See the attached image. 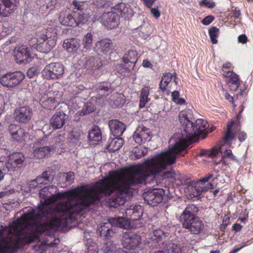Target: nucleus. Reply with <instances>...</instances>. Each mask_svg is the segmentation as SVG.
I'll return each mask as SVG.
<instances>
[{"mask_svg": "<svg viewBox=\"0 0 253 253\" xmlns=\"http://www.w3.org/2000/svg\"><path fill=\"white\" fill-rule=\"evenodd\" d=\"M79 190L73 192L65 203H59L51 208L50 204L61 199V195H52L47 186L41 189L39 192L41 206L38 211L24 214L18 223H14L9 228L0 225V241L6 238L12 244L19 245L32 242L36 233L66 226L71 214L80 213L74 211L80 205V198L76 195Z\"/></svg>", "mask_w": 253, "mask_h": 253, "instance_id": "nucleus-1", "label": "nucleus"}, {"mask_svg": "<svg viewBox=\"0 0 253 253\" xmlns=\"http://www.w3.org/2000/svg\"><path fill=\"white\" fill-rule=\"evenodd\" d=\"M148 159L143 164L129 168L126 171H110L108 176L96 182L95 186L90 189L82 188L76 194L79 197L80 205L74 211H83L96 201L102 195L109 196L115 193V196L108 199L109 206L117 208L123 205L125 199L122 194L127 193L130 186L143 182H147L148 177L154 178L161 171Z\"/></svg>", "mask_w": 253, "mask_h": 253, "instance_id": "nucleus-2", "label": "nucleus"}, {"mask_svg": "<svg viewBox=\"0 0 253 253\" xmlns=\"http://www.w3.org/2000/svg\"><path fill=\"white\" fill-rule=\"evenodd\" d=\"M181 125V132L175 133L169 140V149L148 159L161 172L168 166L175 163L178 154L184 156L181 152L188 146V142L197 136L195 124L190 119L185 111H181L179 114Z\"/></svg>", "mask_w": 253, "mask_h": 253, "instance_id": "nucleus-3", "label": "nucleus"}, {"mask_svg": "<svg viewBox=\"0 0 253 253\" xmlns=\"http://www.w3.org/2000/svg\"><path fill=\"white\" fill-rule=\"evenodd\" d=\"M198 211L195 205H189L180 216L183 227L194 234H199L204 227L202 221L196 215Z\"/></svg>", "mask_w": 253, "mask_h": 253, "instance_id": "nucleus-4", "label": "nucleus"}, {"mask_svg": "<svg viewBox=\"0 0 253 253\" xmlns=\"http://www.w3.org/2000/svg\"><path fill=\"white\" fill-rule=\"evenodd\" d=\"M108 222L104 223L97 229L100 236L105 239H109L113 236L115 232L112 227H120L124 229H128L130 227V221L123 217L110 218Z\"/></svg>", "mask_w": 253, "mask_h": 253, "instance_id": "nucleus-5", "label": "nucleus"}, {"mask_svg": "<svg viewBox=\"0 0 253 253\" xmlns=\"http://www.w3.org/2000/svg\"><path fill=\"white\" fill-rule=\"evenodd\" d=\"M137 59V51L134 50H128V52L123 56V63L120 66V67H122V69L117 72L118 77L123 79L126 77V74L128 75L129 71L133 69Z\"/></svg>", "mask_w": 253, "mask_h": 253, "instance_id": "nucleus-6", "label": "nucleus"}, {"mask_svg": "<svg viewBox=\"0 0 253 253\" xmlns=\"http://www.w3.org/2000/svg\"><path fill=\"white\" fill-rule=\"evenodd\" d=\"M64 73L63 66L59 63H51L46 65L42 71L44 79H57L61 77Z\"/></svg>", "mask_w": 253, "mask_h": 253, "instance_id": "nucleus-7", "label": "nucleus"}, {"mask_svg": "<svg viewBox=\"0 0 253 253\" xmlns=\"http://www.w3.org/2000/svg\"><path fill=\"white\" fill-rule=\"evenodd\" d=\"M5 165L8 170L17 171L25 166V157L21 153H12L9 156L8 160Z\"/></svg>", "mask_w": 253, "mask_h": 253, "instance_id": "nucleus-8", "label": "nucleus"}, {"mask_svg": "<svg viewBox=\"0 0 253 253\" xmlns=\"http://www.w3.org/2000/svg\"><path fill=\"white\" fill-rule=\"evenodd\" d=\"M36 49L41 52H48L55 45V41L52 38H47L44 33L38 35L36 39Z\"/></svg>", "mask_w": 253, "mask_h": 253, "instance_id": "nucleus-9", "label": "nucleus"}, {"mask_svg": "<svg viewBox=\"0 0 253 253\" xmlns=\"http://www.w3.org/2000/svg\"><path fill=\"white\" fill-rule=\"evenodd\" d=\"M54 91L48 92L41 97L40 103L43 108L48 110L54 109L60 101L61 94Z\"/></svg>", "mask_w": 253, "mask_h": 253, "instance_id": "nucleus-10", "label": "nucleus"}, {"mask_svg": "<svg viewBox=\"0 0 253 253\" xmlns=\"http://www.w3.org/2000/svg\"><path fill=\"white\" fill-rule=\"evenodd\" d=\"M120 15L114 11L104 12L99 18L101 23L107 28L112 29L118 27L119 24Z\"/></svg>", "mask_w": 253, "mask_h": 253, "instance_id": "nucleus-11", "label": "nucleus"}, {"mask_svg": "<svg viewBox=\"0 0 253 253\" xmlns=\"http://www.w3.org/2000/svg\"><path fill=\"white\" fill-rule=\"evenodd\" d=\"M164 195V190L159 188L148 190L144 194L143 196L148 204L154 207L162 202Z\"/></svg>", "mask_w": 253, "mask_h": 253, "instance_id": "nucleus-12", "label": "nucleus"}, {"mask_svg": "<svg viewBox=\"0 0 253 253\" xmlns=\"http://www.w3.org/2000/svg\"><path fill=\"white\" fill-rule=\"evenodd\" d=\"M14 55L17 62L19 64H27L32 61L31 48L21 46L15 48Z\"/></svg>", "mask_w": 253, "mask_h": 253, "instance_id": "nucleus-13", "label": "nucleus"}, {"mask_svg": "<svg viewBox=\"0 0 253 253\" xmlns=\"http://www.w3.org/2000/svg\"><path fill=\"white\" fill-rule=\"evenodd\" d=\"M152 138L149 129L146 127H137L133 135V138L136 143L142 144L149 142Z\"/></svg>", "mask_w": 253, "mask_h": 253, "instance_id": "nucleus-14", "label": "nucleus"}, {"mask_svg": "<svg viewBox=\"0 0 253 253\" xmlns=\"http://www.w3.org/2000/svg\"><path fill=\"white\" fill-rule=\"evenodd\" d=\"M18 0H0V14L6 17L17 9Z\"/></svg>", "mask_w": 253, "mask_h": 253, "instance_id": "nucleus-15", "label": "nucleus"}, {"mask_svg": "<svg viewBox=\"0 0 253 253\" xmlns=\"http://www.w3.org/2000/svg\"><path fill=\"white\" fill-rule=\"evenodd\" d=\"M32 115V110L29 107L23 106L15 110L14 118L18 122L26 123L31 119Z\"/></svg>", "mask_w": 253, "mask_h": 253, "instance_id": "nucleus-16", "label": "nucleus"}, {"mask_svg": "<svg viewBox=\"0 0 253 253\" xmlns=\"http://www.w3.org/2000/svg\"><path fill=\"white\" fill-rule=\"evenodd\" d=\"M68 116L63 112L60 111L54 114L50 119V125L53 129L62 128L68 119Z\"/></svg>", "mask_w": 253, "mask_h": 253, "instance_id": "nucleus-17", "label": "nucleus"}, {"mask_svg": "<svg viewBox=\"0 0 253 253\" xmlns=\"http://www.w3.org/2000/svg\"><path fill=\"white\" fill-rule=\"evenodd\" d=\"M113 9L117 13L125 18H129L133 14L132 9L127 3L124 2L119 3L115 5Z\"/></svg>", "mask_w": 253, "mask_h": 253, "instance_id": "nucleus-18", "label": "nucleus"}, {"mask_svg": "<svg viewBox=\"0 0 253 253\" xmlns=\"http://www.w3.org/2000/svg\"><path fill=\"white\" fill-rule=\"evenodd\" d=\"M7 129L12 138L17 142H21L25 135V129L19 125L10 124Z\"/></svg>", "mask_w": 253, "mask_h": 253, "instance_id": "nucleus-19", "label": "nucleus"}, {"mask_svg": "<svg viewBox=\"0 0 253 253\" xmlns=\"http://www.w3.org/2000/svg\"><path fill=\"white\" fill-rule=\"evenodd\" d=\"M112 134L116 137H120L126 128L124 124L117 120H112L109 122Z\"/></svg>", "mask_w": 253, "mask_h": 253, "instance_id": "nucleus-20", "label": "nucleus"}, {"mask_svg": "<svg viewBox=\"0 0 253 253\" xmlns=\"http://www.w3.org/2000/svg\"><path fill=\"white\" fill-rule=\"evenodd\" d=\"M112 47L113 43L109 39H105L97 42L95 44L94 49L98 54L101 53L105 54L107 53Z\"/></svg>", "mask_w": 253, "mask_h": 253, "instance_id": "nucleus-21", "label": "nucleus"}, {"mask_svg": "<svg viewBox=\"0 0 253 253\" xmlns=\"http://www.w3.org/2000/svg\"><path fill=\"white\" fill-rule=\"evenodd\" d=\"M80 40L77 38H71L64 41L63 46L69 52H76L80 47Z\"/></svg>", "mask_w": 253, "mask_h": 253, "instance_id": "nucleus-22", "label": "nucleus"}, {"mask_svg": "<svg viewBox=\"0 0 253 253\" xmlns=\"http://www.w3.org/2000/svg\"><path fill=\"white\" fill-rule=\"evenodd\" d=\"M140 240L141 239L139 236L131 235L128 236L127 238L124 237L122 244L124 248L131 249V248L138 246Z\"/></svg>", "mask_w": 253, "mask_h": 253, "instance_id": "nucleus-23", "label": "nucleus"}, {"mask_svg": "<svg viewBox=\"0 0 253 253\" xmlns=\"http://www.w3.org/2000/svg\"><path fill=\"white\" fill-rule=\"evenodd\" d=\"M59 20L63 25L70 27L76 26V23L74 19L73 13L71 14L65 12L61 13Z\"/></svg>", "mask_w": 253, "mask_h": 253, "instance_id": "nucleus-24", "label": "nucleus"}, {"mask_svg": "<svg viewBox=\"0 0 253 253\" xmlns=\"http://www.w3.org/2000/svg\"><path fill=\"white\" fill-rule=\"evenodd\" d=\"M53 148V147L51 146L36 148L32 153L33 158L39 160L42 159L47 156Z\"/></svg>", "mask_w": 253, "mask_h": 253, "instance_id": "nucleus-25", "label": "nucleus"}, {"mask_svg": "<svg viewBox=\"0 0 253 253\" xmlns=\"http://www.w3.org/2000/svg\"><path fill=\"white\" fill-rule=\"evenodd\" d=\"M74 19L76 23V26L80 24H83L88 20V19L91 16L90 12L89 11L83 12H73Z\"/></svg>", "mask_w": 253, "mask_h": 253, "instance_id": "nucleus-26", "label": "nucleus"}, {"mask_svg": "<svg viewBox=\"0 0 253 253\" xmlns=\"http://www.w3.org/2000/svg\"><path fill=\"white\" fill-rule=\"evenodd\" d=\"M88 136L90 141L92 142V144H96L102 140V134L100 128L97 126H94L89 131Z\"/></svg>", "mask_w": 253, "mask_h": 253, "instance_id": "nucleus-27", "label": "nucleus"}, {"mask_svg": "<svg viewBox=\"0 0 253 253\" xmlns=\"http://www.w3.org/2000/svg\"><path fill=\"white\" fill-rule=\"evenodd\" d=\"M53 180V176L51 174L50 170H45L42 172L41 175L37 177V180L42 184H47L51 182Z\"/></svg>", "mask_w": 253, "mask_h": 253, "instance_id": "nucleus-28", "label": "nucleus"}, {"mask_svg": "<svg viewBox=\"0 0 253 253\" xmlns=\"http://www.w3.org/2000/svg\"><path fill=\"white\" fill-rule=\"evenodd\" d=\"M124 141L119 137L113 139L107 146V148L110 152H115L119 150L123 145Z\"/></svg>", "mask_w": 253, "mask_h": 253, "instance_id": "nucleus-29", "label": "nucleus"}, {"mask_svg": "<svg viewBox=\"0 0 253 253\" xmlns=\"http://www.w3.org/2000/svg\"><path fill=\"white\" fill-rule=\"evenodd\" d=\"M100 61L95 60L93 56H88L85 58V61L84 64L86 69H93L94 68H99L102 64L100 65Z\"/></svg>", "mask_w": 253, "mask_h": 253, "instance_id": "nucleus-30", "label": "nucleus"}, {"mask_svg": "<svg viewBox=\"0 0 253 253\" xmlns=\"http://www.w3.org/2000/svg\"><path fill=\"white\" fill-rule=\"evenodd\" d=\"M194 124L197 136L202 134L208 126L207 122L202 119H197Z\"/></svg>", "mask_w": 253, "mask_h": 253, "instance_id": "nucleus-31", "label": "nucleus"}, {"mask_svg": "<svg viewBox=\"0 0 253 253\" xmlns=\"http://www.w3.org/2000/svg\"><path fill=\"white\" fill-rule=\"evenodd\" d=\"M164 248L167 253H181V249L179 245L170 241L165 243Z\"/></svg>", "mask_w": 253, "mask_h": 253, "instance_id": "nucleus-32", "label": "nucleus"}, {"mask_svg": "<svg viewBox=\"0 0 253 253\" xmlns=\"http://www.w3.org/2000/svg\"><path fill=\"white\" fill-rule=\"evenodd\" d=\"M25 76L24 74L21 71L14 72H8L0 75V79L6 78L7 79H24Z\"/></svg>", "mask_w": 253, "mask_h": 253, "instance_id": "nucleus-33", "label": "nucleus"}, {"mask_svg": "<svg viewBox=\"0 0 253 253\" xmlns=\"http://www.w3.org/2000/svg\"><path fill=\"white\" fill-rule=\"evenodd\" d=\"M92 35L90 33H87L83 41L84 51L90 50L92 45Z\"/></svg>", "mask_w": 253, "mask_h": 253, "instance_id": "nucleus-34", "label": "nucleus"}, {"mask_svg": "<svg viewBox=\"0 0 253 253\" xmlns=\"http://www.w3.org/2000/svg\"><path fill=\"white\" fill-rule=\"evenodd\" d=\"M149 93V88L148 87H145L141 90L140 96L139 107L142 108L144 107L146 103L148 101V96Z\"/></svg>", "mask_w": 253, "mask_h": 253, "instance_id": "nucleus-35", "label": "nucleus"}, {"mask_svg": "<svg viewBox=\"0 0 253 253\" xmlns=\"http://www.w3.org/2000/svg\"><path fill=\"white\" fill-rule=\"evenodd\" d=\"M111 99L114 101L115 107H120L125 103L126 100L123 94L115 93L111 96Z\"/></svg>", "mask_w": 253, "mask_h": 253, "instance_id": "nucleus-36", "label": "nucleus"}, {"mask_svg": "<svg viewBox=\"0 0 253 253\" xmlns=\"http://www.w3.org/2000/svg\"><path fill=\"white\" fill-rule=\"evenodd\" d=\"M72 3L74 6V8L80 11V12L88 11L87 10L88 4L85 2L74 0Z\"/></svg>", "mask_w": 253, "mask_h": 253, "instance_id": "nucleus-37", "label": "nucleus"}, {"mask_svg": "<svg viewBox=\"0 0 253 253\" xmlns=\"http://www.w3.org/2000/svg\"><path fill=\"white\" fill-rule=\"evenodd\" d=\"M141 210V208L140 206H137L133 208L127 209L126 213L132 216L133 219L136 220L142 215V212L139 211V210Z\"/></svg>", "mask_w": 253, "mask_h": 253, "instance_id": "nucleus-38", "label": "nucleus"}, {"mask_svg": "<svg viewBox=\"0 0 253 253\" xmlns=\"http://www.w3.org/2000/svg\"><path fill=\"white\" fill-rule=\"evenodd\" d=\"M117 248V245L112 241H108L104 243L102 247V250L105 253H109L113 252Z\"/></svg>", "mask_w": 253, "mask_h": 253, "instance_id": "nucleus-39", "label": "nucleus"}, {"mask_svg": "<svg viewBox=\"0 0 253 253\" xmlns=\"http://www.w3.org/2000/svg\"><path fill=\"white\" fill-rule=\"evenodd\" d=\"M167 236L164 231L160 229H156L153 231V236L152 239L153 241L159 242L163 240Z\"/></svg>", "mask_w": 253, "mask_h": 253, "instance_id": "nucleus-40", "label": "nucleus"}, {"mask_svg": "<svg viewBox=\"0 0 253 253\" xmlns=\"http://www.w3.org/2000/svg\"><path fill=\"white\" fill-rule=\"evenodd\" d=\"M219 29L216 27H212L209 30V35L212 44L217 43V40L216 39L218 37Z\"/></svg>", "mask_w": 253, "mask_h": 253, "instance_id": "nucleus-41", "label": "nucleus"}, {"mask_svg": "<svg viewBox=\"0 0 253 253\" xmlns=\"http://www.w3.org/2000/svg\"><path fill=\"white\" fill-rule=\"evenodd\" d=\"M140 31L142 34V36L146 39L151 33V27L148 24H144L140 27Z\"/></svg>", "mask_w": 253, "mask_h": 253, "instance_id": "nucleus-42", "label": "nucleus"}, {"mask_svg": "<svg viewBox=\"0 0 253 253\" xmlns=\"http://www.w3.org/2000/svg\"><path fill=\"white\" fill-rule=\"evenodd\" d=\"M22 81V80H16L15 82H12V80H0V83L3 86H5L8 88H12L15 87L16 85L19 84Z\"/></svg>", "mask_w": 253, "mask_h": 253, "instance_id": "nucleus-43", "label": "nucleus"}, {"mask_svg": "<svg viewBox=\"0 0 253 253\" xmlns=\"http://www.w3.org/2000/svg\"><path fill=\"white\" fill-rule=\"evenodd\" d=\"M91 5L97 8H101L108 5L107 0H92Z\"/></svg>", "mask_w": 253, "mask_h": 253, "instance_id": "nucleus-44", "label": "nucleus"}, {"mask_svg": "<svg viewBox=\"0 0 253 253\" xmlns=\"http://www.w3.org/2000/svg\"><path fill=\"white\" fill-rule=\"evenodd\" d=\"M82 136L81 133L77 130H72L69 134L70 139L73 142H76L81 139Z\"/></svg>", "mask_w": 253, "mask_h": 253, "instance_id": "nucleus-45", "label": "nucleus"}, {"mask_svg": "<svg viewBox=\"0 0 253 253\" xmlns=\"http://www.w3.org/2000/svg\"><path fill=\"white\" fill-rule=\"evenodd\" d=\"M62 175L66 179V181L68 184L72 183L74 181L75 173L73 171H70L68 172H64Z\"/></svg>", "mask_w": 253, "mask_h": 253, "instance_id": "nucleus-46", "label": "nucleus"}, {"mask_svg": "<svg viewBox=\"0 0 253 253\" xmlns=\"http://www.w3.org/2000/svg\"><path fill=\"white\" fill-rule=\"evenodd\" d=\"M227 84L230 90L236 91L240 84L239 80H229Z\"/></svg>", "mask_w": 253, "mask_h": 253, "instance_id": "nucleus-47", "label": "nucleus"}, {"mask_svg": "<svg viewBox=\"0 0 253 253\" xmlns=\"http://www.w3.org/2000/svg\"><path fill=\"white\" fill-rule=\"evenodd\" d=\"M222 75L224 78L229 79H239V76L232 71H226L223 70Z\"/></svg>", "mask_w": 253, "mask_h": 253, "instance_id": "nucleus-48", "label": "nucleus"}, {"mask_svg": "<svg viewBox=\"0 0 253 253\" xmlns=\"http://www.w3.org/2000/svg\"><path fill=\"white\" fill-rule=\"evenodd\" d=\"M94 110V106L90 103H87L85 107L83 109L82 113H83L84 115H85L93 112Z\"/></svg>", "mask_w": 253, "mask_h": 253, "instance_id": "nucleus-49", "label": "nucleus"}, {"mask_svg": "<svg viewBox=\"0 0 253 253\" xmlns=\"http://www.w3.org/2000/svg\"><path fill=\"white\" fill-rule=\"evenodd\" d=\"M39 184H40L38 180H37V178L35 179L32 180L28 183V189L26 191L28 192H31L32 190H35Z\"/></svg>", "mask_w": 253, "mask_h": 253, "instance_id": "nucleus-50", "label": "nucleus"}, {"mask_svg": "<svg viewBox=\"0 0 253 253\" xmlns=\"http://www.w3.org/2000/svg\"><path fill=\"white\" fill-rule=\"evenodd\" d=\"M212 176L213 175L212 174L209 173L207 175L205 176L203 178L199 180L198 181L196 182L194 181L189 182L188 184V187H189L191 185H192L193 184L196 185L199 182H201L202 183H205L206 182H208L209 180L212 177Z\"/></svg>", "mask_w": 253, "mask_h": 253, "instance_id": "nucleus-51", "label": "nucleus"}, {"mask_svg": "<svg viewBox=\"0 0 253 253\" xmlns=\"http://www.w3.org/2000/svg\"><path fill=\"white\" fill-rule=\"evenodd\" d=\"M234 136L235 134L234 133L232 132L231 130H227L224 137V141L226 142L231 141Z\"/></svg>", "mask_w": 253, "mask_h": 253, "instance_id": "nucleus-52", "label": "nucleus"}, {"mask_svg": "<svg viewBox=\"0 0 253 253\" xmlns=\"http://www.w3.org/2000/svg\"><path fill=\"white\" fill-rule=\"evenodd\" d=\"M10 171L8 170V168H6V165H4L0 167V181H2L4 177V175L7 173V172Z\"/></svg>", "mask_w": 253, "mask_h": 253, "instance_id": "nucleus-53", "label": "nucleus"}, {"mask_svg": "<svg viewBox=\"0 0 253 253\" xmlns=\"http://www.w3.org/2000/svg\"><path fill=\"white\" fill-rule=\"evenodd\" d=\"M220 152H221V151L219 148L214 147L212 148L211 151H209L208 156L211 157H215Z\"/></svg>", "mask_w": 253, "mask_h": 253, "instance_id": "nucleus-54", "label": "nucleus"}, {"mask_svg": "<svg viewBox=\"0 0 253 253\" xmlns=\"http://www.w3.org/2000/svg\"><path fill=\"white\" fill-rule=\"evenodd\" d=\"M96 89L98 91L105 90L111 92L113 91V89L111 87L110 85L109 86L108 85H105L104 84L98 85Z\"/></svg>", "mask_w": 253, "mask_h": 253, "instance_id": "nucleus-55", "label": "nucleus"}, {"mask_svg": "<svg viewBox=\"0 0 253 253\" xmlns=\"http://www.w3.org/2000/svg\"><path fill=\"white\" fill-rule=\"evenodd\" d=\"M115 253H137L132 249H129L127 248H119L118 249Z\"/></svg>", "mask_w": 253, "mask_h": 253, "instance_id": "nucleus-56", "label": "nucleus"}, {"mask_svg": "<svg viewBox=\"0 0 253 253\" xmlns=\"http://www.w3.org/2000/svg\"><path fill=\"white\" fill-rule=\"evenodd\" d=\"M200 5H205L209 8H212L214 6V2L211 0H204L201 2H200Z\"/></svg>", "mask_w": 253, "mask_h": 253, "instance_id": "nucleus-57", "label": "nucleus"}, {"mask_svg": "<svg viewBox=\"0 0 253 253\" xmlns=\"http://www.w3.org/2000/svg\"><path fill=\"white\" fill-rule=\"evenodd\" d=\"M38 73L37 70L35 68H30L27 72V75L28 78H34Z\"/></svg>", "mask_w": 253, "mask_h": 253, "instance_id": "nucleus-58", "label": "nucleus"}, {"mask_svg": "<svg viewBox=\"0 0 253 253\" xmlns=\"http://www.w3.org/2000/svg\"><path fill=\"white\" fill-rule=\"evenodd\" d=\"M57 0H46L47 8L52 9L57 4Z\"/></svg>", "mask_w": 253, "mask_h": 253, "instance_id": "nucleus-59", "label": "nucleus"}, {"mask_svg": "<svg viewBox=\"0 0 253 253\" xmlns=\"http://www.w3.org/2000/svg\"><path fill=\"white\" fill-rule=\"evenodd\" d=\"M214 18L213 16L209 15L203 19L202 22L205 25H208L214 20Z\"/></svg>", "mask_w": 253, "mask_h": 253, "instance_id": "nucleus-60", "label": "nucleus"}, {"mask_svg": "<svg viewBox=\"0 0 253 253\" xmlns=\"http://www.w3.org/2000/svg\"><path fill=\"white\" fill-rule=\"evenodd\" d=\"M173 78L176 79V74L174 73L173 74L170 73H165L163 74L162 79H172Z\"/></svg>", "mask_w": 253, "mask_h": 253, "instance_id": "nucleus-61", "label": "nucleus"}, {"mask_svg": "<svg viewBox=\"0 0 253 253\" xmlns=\"http://www.w3.org/2000/svg\"><path fill=\"white\" fill-rule=\"evenodd\" d=\"M238 41L242 44L246 43L248 41V38L245 34L241 35L238 37Z\"/></svg>", "mask_w": 253, "mask_h": 253, "instance_id": "nucleus-62", "label": "nucleus"}, {"mask_svg": "<svg viewBox=\"0 0 253 253\" xmlns=\"http://www.w3.org/2000/svg\"><path fill=\"white\" fill-rule=\"evenodd\" d=\"M223 158H229V159L231 160H234L235 157L232 153V151L231 150H226L223 156Z\"/></svg>", "mask_w": 253, "mask_h": 253, "instance_id": "nucleus-63", "label": "nucleus"}, {"mask_svg": "<svg viewBox=\"0 0 253 253\" xmlns=\"http://www.w3.org/2000/svg\"><path fill=\"white\" fill-rule=\"evenodd\" d=\"M65 140V137L64 135L60 134L58 135L55 139V142L56 145H59V144Z\"/></svg>", "mask_w": 253, "mask_h": 253, "instance_id": "nucleus-64", "label": "nucleus"}]
</instances>
